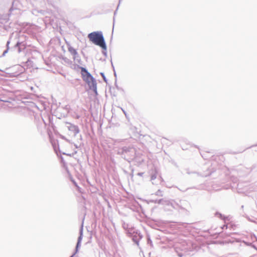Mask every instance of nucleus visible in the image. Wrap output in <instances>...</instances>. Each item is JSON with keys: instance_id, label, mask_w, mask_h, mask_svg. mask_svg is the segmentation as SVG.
Returning a JSON list of instances; mask_svg holds the SVG:
<instances>
[{"instance_id": "nucleus-5", "label": "nucleus", "mask_w": 257, "mask_h": 257, "mask_svg": "<svg viewBox=\"0 0 257 257\" xmlns=\"http://www.w3.org/2000/svg\"><path fill=\"white\" fill-rule=\"evenodd\" d=\"M189 202L185 200H179L178 202L175 201L174 204V209L176 210H181L182 211H187L189 207Z\"/></svg>"}, {"instance_id": "nucleus-19", "label": "nucleus", "mask_w": 257, "mask_h": 257, "mask_svg": "<svg viewBox=\"0 0 257 257\" xmlns=\"http://www.w3.org/2000/svg\"><path fill=\"white\" fill-rule=\"evenodd\" d=\"M106 49H107V46H106V48L105 49H102V53L103 55H104L105 57L107 56V52H106Z\"/></svg>"}, {"instance_id": "nucleus-27", "label": "nucleus", "mask_w": 257, "mask_h": 257, "mask_svg": "<svg viewBox=\"0 0 257 257\" xmlns=\"http://www.w3.org/2000/svg\"><path fill=\"white\" fill-rule=\"evenodd\" d=\"M148 241H150L151 242H152V241L150 239H149Z\"/></svg>"}, {"instance_id": "nucleus-15", "label": "nucleus", "mask_w": 257, "mask_h": 257, "mask_svg": "<svg viewBox=\"0 0 257 257\" xmlns=\"http://www.w3.org/2000/svg\"><path fill=\"white\" fill-rule=\"evenodd\" d=\"M156 195L159 196H163V193L162 191L161 190H158L155 193Z\"/></svg>"}, {"instance_id": "nucleus-1", "label": "nucleus", "mask_w": 257, "mask_h": 257, "mask_svg": "<svg viewBox=\"0 0 257 257\" xmlns=\"http://www.w3.org/2000/svg\"><path fill=\"white\" fill-rule=\"evenodd\" d=\"M78 67L81 70V74L83 80L88 84L89 89L97 95V83L95 78L86 68L79 66H78Z\"/></svg>"}, {"instance_id": "nucleus-18", "label": "nucleus", "mask_w": 257, "mask_h": 257, "mask_svg": "<svg viewBox=\"0 0 257 257\" xmlns=\"http://www.w3.org/2000/svg\"><path fill=\"white\" fill-rule=\"evenodd\" d=\"M133 241L136 243L138 245H139V240L137 238V237H134L133 238Z\"/></svg>"}, {"instance_id": "nucleus-3", "label": "nucleus", "mask_w": 257, "mask_h": 257, "mask_svg": "<svg viewBox=\"0 0 257 257\" xmlns=\"http://www.w3.org/2000/svg\"><path fill=\"white\" fill-rule=\"evenodd\" d=\"M117 154L120 155L124 160L130 162L135 158L136 150L133 147L125 146L118 149Z\"/></svg>"}, {"instance_id": "nucleus-13", "label": "nucleus", "mask_w": 257, "mask_h": 257, "mask_svg": "<svg viewBox=\"0 0 257 257\" xmlns=\"http://www.w3.org/2000/svg\"><path fill=\"white\" fill-rule=\"evenodd\" d=\"M73 59H74V61H75L76 62H77L79 64H81V60L80 57V56H79L78 54H77V55H76V56H74L73 57Z\"/></svg>"}, {"instance_id": "nucleus-28", "label": "nucleus", "mask_w": 257, "mask_h": 257, "mask_svg": "<svg viewBox=\"0 0 257 257\" xmlns=\"http://www.w3.org/2000/svg\"><path fill=\"white\" fill-rule=\"evenodd\" d=\"M113 22H114V18H113Z\"/></svg>"}, {"instance_id": "nucleus-11", "label": "nucleus", "mask_w": 257, "mask_h": 257, "mask_svg": "<svg viewBox=\"0 0 257 257\" xmlns=\"http://www.w3.org/2000/svg\"><path fill=\"white\" fill-rule=\"evenodd\" d=\"M68 51L74 56L77 55L78 53L75 49L72 46H69L68 48Z\"/></svg>"}, {"instance_id": "nucleus-8", "label": "nucleus", "mask_w": 257, "mask_h": 257, "mask_svg": "<svg viewBox=\"0 0 257 257\" xmlns=\"http://www.w3.org/2000/svg\"><path fill=\"white\" fill-rule=\"evenodd\" d=\"M166 201L169 202L168 203H163L164 207L166 210H171L172 209H174V204H175V201L174 200H167L166 199Z\"/></svg>"}, {"instance_id": "nucleus-23", "label": "nucleus", "mask_w": 257, "mask_h": 257, "mask_svg": "<svg viewBox=\"0 0 257 257\" xmlns=\"http://www.w3.org/2000/svg\"><path fill=\"white\" fill-rule=\"evenodd\" d=\"M211 172H209L208 173H206V174H203L202 176H204V177H207V176H209L210 175H211Z\"/></svg>"}, {"instance_id": "nucleus-16", "label": "nucleus", "mask_w": 257, "mask_h": 257, "mask_svg": "<svg viewBox=\"0 0 257 257\" xmlns=\"http://www.w3.org/2000/svg\"><path fill=\"white\" fill-rule=\"evenodd\" d=\"M21 44V42H18L16 44V45H15V47L16 48H17V47L18 48V52H19V53L21 52V50H20V46Z\"/></svg>"}, {"instance_id": "nucleus-7", "label": "nucleus", "mask_w": 257, "mask_h": 257, "mask_svg": "<svg viewBox=\"0 0 257 257\" xmlns=\"http://www.w3.org/2000/svg\"><path fill=\"white\" fill-rule=\"evenodd\" d=\"M66 124L67 125V127L68 130L73 133L74 136L79 133L80 130L77 125H75L68 122H66Z\"/></svg>"}, {"instance_id": "nucleus-10", "label": "nucleus", "mask_w": 257, "mask_h": 257, "mask_svg": "<svg viewBox=\"0 0 257 257\" xmlns=\"http://www.w3.org/2000/svg\"><path fill=\"white\" fill-rule=\"evenodd\" d=\"M152 202H154L155 203H158L159 204L163 205V203H168L169 202H167L166 201L165 198H162L160 199H156L152 201Z\"/></svg>"}, {"instance_id": "nucleus-2", "label": "nucleus", "mask_w": 257, "mask_h": 257, "mask_svg": "<svg viewBox=\"0 0 257 257\" xmlns=\"http://www.w3.org/2000/svg\"><path fill=\"white\" fill-rule=\"evenodd\" d=\"M88 38L90 41L94 44L101 47L102 49H105L106 43L102 33L101 31H96L89 33Z\"/></svg>"}, {"instance_id": "nucleus-14", "label": "nucleus", "mask_w": 257, "mask_h": 257, "mask_svg": "<svg viewBox=\"0 0 257 257\" xmlns=\"http://www.w3.org/2000/svg\"><path fill=\"white\" fill-rule=\"evenodd\" d=\"M215 216L216 217L220 218L221 219H224V217L223 216V215L218 212H216Z\"/></svg>"}, {"instance_id": "nucleus-20", "label": "nucleus", "mask_w": 257, "mask_h": 257, "mask_svg": "<svg viewBox=\"0 0 257 257\" xmlns=\"http://www.w3.org/2000/svg\"><path fill=\"white\" fill-rule=\"evenodd\" d=\"M0 20H3L5 22H7L9 20L7 16H5L4 18H0ZM0 23H2L1 22Z\"/></svg>"}, {"instance_id": "nucleus-9", "label": "nucleus", "mask_w": 257, "mask_h": 257, "mask_svg": "<svg viewBox=\"0 0 257 257\" xmlns=\"http://www.w3.org/2000/svg\"><path fill=\"white\" fill-rule=\"evenodd\" d=\"M157 170L156 168H154L152 170V172L151 174V180L153 184H157V183L154 181L157 178Z\"/></svg>"}, {"instance_id": "nucleus-6", "label": "nucleus", "mask_w": 257, "mask_h": 257, "mask_svg": "<svg viewBox=\"0 0 257 257\" xmlns=\"http://www.w3.org/2000/svg\"><path fill=\"white\" fill-rule=\"evenodd\" d=\"M83 223L82 222L81 224V226L79 230V236L78 237L77 242L75 246V252L70 256V257H74L76 253L78 251L79 248L81 245V242L82 239L83 237Z\"/></svg>"}, {"instance_id": "nucleus-22", "label": "nucleus", "mask_w": 257, "mask_h": 257, "mask_svg": "<svg viewBox=\"0 0 257 257\" xmlns=\"http://www.w3.org/2000/svg\"><path fill=\"white\" fill-rule=\"evenodd\" d=\"M111 65H112V67H113V69L114 75V76H115V77H116V72H115V70H114V67H113V65L112 63V62H111Z\"/></svg>"}, {"instance_id": "nucleus-21", "label": "nucleus", "mask_w": 257, "mask_h": 257, "mask_svg": "<svg viewBox=\"0 0 257 257\" xmlns=\"http://www.w3.org/2000/svg\"><path fill=\"white\" fill-rule=\"evenodd\" d=\"M121 1H122V0H119V3H118V6H117V8H116V10L115 11V12H114V16H115V15H116V11H117V10H118V7H119V4H120V2H121Z\"/></svg>"}, {"instance_id": "nucleus-12", "label": "nucleus", "mask_w": 257, "mask_h": 257, "mask_svg": "<svg viewBox=\"0 0 257 257\" xmlns=\"http://www.w3.org/2000/svg\"><path fill=\"white\" fill-rule=\"evenodd\" d=\"M10 44V40H8L7 42V44H6V47H7V49L6 50H5L2 55V57H4L6 55V54L8 52L9 49H10V47H9V45Z\"/></svg>"}, {"instance_id": "nucleus-17", "label": "nucleus", "mask_w": 257, "mask_h": 257, "mask_svg": "<svg viewBox=\"0 0 257 257\" xmlns=\"http://www.w3.org/2000/svg\"><path fill=\"white\" fill-rule=\"evenodd\" d=\"M100 74L101 76V77H102L104 81L106 83H107V79L104 75V73L103 72H100Z\"/></svg>"}, {"instance_id": "nucleus-24", "label": "nucleus", "mask_w": 257, "mask_h": 257, "mask_svg": "<svg viewBox=\"0 0 257 257\" xmlns=\"http://www.w3.org/2000/svg\"><path fill=\"white\" fill-rule=\"evenodd\" d=\"M144 174V173L143 172H139L137 174V175L139 176H143V174Z\"/></svg>"}, {"instance_id": "nucleus-26", "label": "nucleus", "mask_w": 257, "mask_h": 257, "mask_svg": "<svg viewBox=\"0 0 257 257\" xmlns=\"http://www.w3.org/2000/svg\"><path fill=\"white\" fill-rule=\"evenodd\" d=\"M74 146L76 148H79V147L77 145H76V144L74 145Z\"/></svg>"}, {"instance_id": "nucleus-25", "label": "nucleus", "mask_w": 257, "mask_h": 257, "mask_svg": "<svg viewBox=\"0 0 257 257\" xmlns=\"http://www.w3.org/2000/svg\"><path fill=\"white\" fill-rule=\"evenodd\" d=\"M178 255L180 256V257H183V255L182 253H178Z\"/></svg>"}, {"instance_id": "nucleus-4", "label": "nucleus", "mask_w": 257, "mask_h": 257, "mask_svg": "<svg viewBox=\"0 0 257 257\" xmlns=\"http://www.w3.org/2000/svg\"><path fill=\"white\" fill-rule=\"evenodd\" d=\"M41 0H13L12 6L10 10L11 12L14 10H21L23 8H27L29 4L33 6L37 5V2Z\"/></svg>"}]
</instances>
